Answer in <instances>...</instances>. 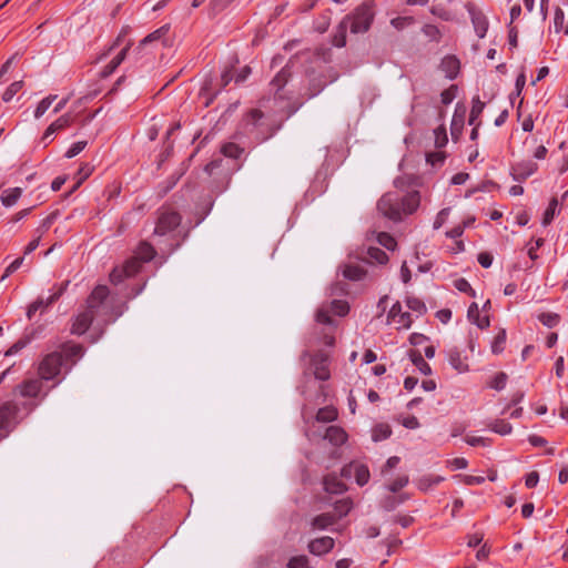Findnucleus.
<instances>
[{
	"instance_id": "nucleus-1",
	"label": "nucleus",
	"mask_w": 568,
	"mask_h": 568,
	"mask_svg": "<svg viewBox=\"0 0 568 568\" xmlns=\"http://www.w3.org/2000/svg\"><path fill=\"white\" fill-rule=\"evenodd\" d=\"M41 390V379H27L13 389L14 398L21 397L23 400L12 399L0 404V439L7 438L21 420L40 405L47 396V393H44L39 398Z\"/></svg>"
},
{
	"instance_id": "nucleus-2",
	"label": "nucleus",
	"mask_w": 568,
	"mask_h": 568,
	"mask_svg": "<svg viewBox=\"0 0 568 568\" xmlns=\"http://www.w3.org/2000/svg\"><path fill=\"white\" fill-rule=\"evenodd\" d=\"M84 355V348L80 344L64 343L61 351L48 353L39 363L38 373L41 379L51 381L64 369L71 371L73 365Z\"/></svg>"
},
{
	"instance_id": "nucleus-3",
	"label": "nucleus",
	"mask_w": 568,
	"mask_h": 568,
	"mask_svg": "<svg viewBox=\"0 0 568 568\" xmlns=\"http://www.w3.org/2000/svg\"><path fill=\"white\" fill-rule=\"evenodd\" d=\"M418 191L400 195L398 192H387L377 202V210L387 219L398 222L403 215L413 214L419 206Z\"/></svg>"
},
{
	"instance_id": "nucleus-4",
	"label": "nucleus",
	"mask_w": 568,
	"mask_h": 568,
	"mask_svg": "<svg viewBox=\"0 0 568 568\" xmlns=\"http://www.w3.org/2000/svg\"><path fill=\"white\" fill-rule=\"evenodd\" d=\"M85 310L103 324L114 322L123 314V308L115 305L110 298V291L105 285H98L87 298Z\"/></svg>"
},
{
	"instance_id": "nucleus-5",
	"label": "nucleus",
	"mask_w": 568,
	"mask_h": 568,
	"mask_svg": "<svg viewBox=\"0 0 568 568\" xmlns=\"http://www.w3.org/2000/svg\"><path fill=\"white\" fill-rule=\"evenodd\" d=\"M155 248L149 242H141L134 252V256L126 260L121 266H115L110 273V282L114 285L122 283L125 278L138 274L143 263H148L155 256Z\"/></svg>"
},
{
	"instance_id": "nucleus-6",
	"label": "nucleus",
	"mask_w": 568,
	"mask_h": 568,
	"mask_svg": "<svg viewBox=\"0 0 568 568\" xmlns=\"http://www.w3.org/2000/svg\"><path fill=\"white\" fill-rule=\"evenodd\" d=\"M294 63L287 62L270 82V92L274 99L291 100L297 93L291 84L294 77Z\"/></svg>"
},
{
	"instance_id": "nucleus-7",
	"label": "nucleus",
	"mask_w": 568,
	"mask_h": 568,
	"mask_svg": "<svg viewBox=\"0 0 568 568\" xmlns=\"http://www.w3.org/2000/svg\"><path fill=\"white\" fill-rule=\"evenodd\" d=\"M374 6L373 0L364 1L353 13L343 18L349 19L348 27L352 33H365L369 30L375 17Z\"/></svg>"
},
{
	"instance_id": "nucleus-8",
	"label": "nucleus",
	"mask_w": 568,
	"mask_h": 568,
	"mask_svg": "<svg viewBox=\"0 0 568 568\" xmlns=\"http://www.w3.org/2000/svg\"><path fill=\"white\" fill-rule=\"evenodd\" d=\"M156 222L153 231L154 236H166L174 237V232L180 226L182 217L179 212L169 206H162L156 212Z\"/></svg>"
},
{
	"instance_id": "nucleus-9",
	"label": "nucleus",
	"mask_w": 568,
	"mask_h": 568,
	"mask_svg": "<svg viewBox=\"0 0 568 568\" xmlns=\"http://www.w3.org/2000/svg\"><path fill=\"white\" fill-rule=\"evenodd\" d=\"M263 119V112L257 109H253L243 118L242 121L246 133L255 134V139L260 141L267 140L274 133L273 130L268 129V125L264 124Z\"/></svg>"
},
{
	"instance_id": "nucleus-10",
	"label": "nucleus",
	"mask_w": 568,
	"mask_h": 568,
	"mask_svg": "<svg viewBox=\"0 0 568 568\" xmlns=\"http://www.w3.org/2000/svg\"><path fill=\"white\" fill-rule=\"evenodd\" d=\"M234 79V68H225L216 82L214 83L212 79L204 82L201 88V94L203 97H207L205 102L209 105L213 99L224 89L232 80Z\"/></svg>"
},
{
	"instance_id": "nucleus-11",
	"label": "nucleus",
	"mask_w": 568,
	"mask_h": 568,
	"mask_svg": "<svg viewBox=\"0 0 568 568\" xmlns=\"http://www.w3.org/2000/svg\"><path fill=\"white\" fill-rule=\"evenodd\" d=\"M349 312V305L346 301L333 300L328 304H323L316 312V321L321 324L331 325L333 320L331 314L345 316Z\"/></svg>"
},
{
	"instance_id": "nucleus-12",
	"label": "nucleus",
	"mask_w": 568,
	"mask_h": 568,
	"mask_svg": "<svg viewBox=\"0 0 568 568\" xmlns=\"http://www.w3.org/2000/svg\"><path fill=\"white\" fill-rule=\"evenodd\" d=\"M329 356L328 354L320 351L311 357V366L316 379L327 381L331 377L329 368Z\"/></svg>"
},
{
	"instance_id": "nucleus-13",
	"label": "nucleus",
	"mask_w": 568,
	"mask_h": 568,
	"mask_svg": "<svg viewBox=\"0 0 568 568\" xmlns=\"http://www.w3.org/2000/svg\"><path fill=\"white\" fill-rule=\"evenodd\" d=\"M466 9L470 16L471 23L474 26L475 32L479 38H484L488 30V19L484 14L481 10H479L475 4L467 3Z\"/></svg>"
},
{
	"instance_id": "nucleus-14",
	"label": "nucleus",
	"mask_w": 568,
	"mask_h": 568,
	"mask_svg": "<svg viewBox=\"0 0 568 568\" xmlns=\"http://www.w3.org/2000/svg\"><path fill=\"white\" fill-rule=\"evenodd\" d=\"M335 541L332 537L324 536L308 542V551L315 556H323L334 548Z\"/></svg>"
},
{
	"instance_id": "nucleus-15",
	"label": "nucleus",
	"mask_w": 568,
	"mask_h": 568,
	"mask_svg": "<svg viewBox=\"0 0 568 568\" xmlns=\"http://www.w3.org/2000/svg\"><path fill=\"white\" fill-rule=\"evenodd\" d=\"M63 287H60L55 293L51 294L47 298L39 297L37 301H34L29 307L27 312V316L29 320L33 317L36 312L39 310L43 311L48 308L50 305H52L55 301L59 300V297L62 295Z\"/></svg>"
},
{
	"instance_id": "nucleus-16",
	"label": "nucleus",
	"mask_w": 568,
	"mask_h": 568,
	"mask_svg": "<svg viewBox=\"0 0 568 568\" xmlns=\"http://www.w3.org/2000/svg\"><path fill=\"white\" fill-rule=\"evenodd\" d=\"M94 320L95 317L90 312L84 310L74 318V322L72 323L71 326V333L74 335L84 334L89 329L90 325Z\"/></svg>"
},
{
	"instance_id": "nucleus-17",
	"label": "nucleus",
	"mask_w": 568,
	"mask_h": 568,
	"mask_svg": "<svg viewBox=\"0 0 568 568\" xmlns=\"http://www.w3.org/2000/svg\"><path fill=\"white\" fill-rule=\"evenodd\" d=\"M388 318L393 322L399 324L404 328H409L412 325V315L408 312L402 311V305L399 302H396L388 312Z\"/></svg>"
},
{
	"instance_id": "nucleus-18",
	"label": "nucleus",
	"mask_w": 568,
	"mask_h": 568,
	"mask_svg": "<svg viewBox=\"0 0 568 568\" xmlns=\"http://www.w3.org/2000/svg\"><path fill=\"white\" fill-rule=\"evenodd\" d=\"M323 438L334 446H341L347 440V434L342 427L333 425L325 429Z\"/></svg>"
},
{
	"instance_id": "nucleus-19",
	"label": "nucleus",
	"mask_w": 568,
	"mask_h": 568,
	"mask_svg": "<svg viewBox=\"0 0 568 568\" xmlns=\"http://www.w3.org/2000/svg\"><path fill=\"white\" fill-rule=\"evenodd\" d=\"M130 50V43H126L120 52L102 69L101 77H110L125 60L128 51Z\"/></svg>"
},
{
	"instance_id": "nucleus-20",
	"label": "nucleus",
	"mask_w": 568,
	"mask_h": 568,
	"mask_svg": "<svg viewBox=\"0 0 568 568\" xmlns=\"http://www.w3.org/2000/svg\"><path fill=\"white\" fill-rule=\"evenodd\" d=\"M324 489L329 494H343L346 490V485L335 474H328L323 480Z\"/></svg>"
},
{
	"instance_id": "nucleus-21",
	"label": "nucleus",
	"mask_w": 568,
	"mask_h": 568,
	"mask_svg": "<svg viewBox=\"0 0 568 568\" xmlns=\"http://www.w3.org/2000/svg\"><path fill=\"white\" fill-rule=\"evenodd\" d=\"M337 521V517L334 513H324L313 518L311 525L313 529H326Z\"/></svg>"
},
{
	"instance_id": "nucleus-22",
	"label": "nucleus",
	"mask_w": 568,
	"mask_h": 568,
	"mask_svg": "<svg viewBox=\"0 0 568 568\" xmlns=\"http://www.w3.org/2000/svg\"><path fill=\"white\" fill-rule=\"evenodd\" d=\"M515 179L518 181L525 180L537 171V164L528 161L519 163L513 168Z\"/></svg>"
},
{
	"instance_id": "nucleus-23",
	"label": "nucleus",
	"mask_w": 568,
	"mask_h": 568,
	"mask_svg": "<svg viewBox=\"0 0 568 568\" xmlns=\"http://www.w3.org/2000/svg\"><path fill=\"white\" fill-rule=\"evenodd\" d=\"M366 263L386 264L388 262L387 254L379 247L371 246L366 251V256L363 257Z\"/></svg>"
},
{
	"instance_id": "nucleus-24",
	"label": "nucleus",
	"mask_w": 568,
	"mask_h": 568,
	"mask_svg": "<svg viewBox=\"0 0 568 568\" xmlns=\"http://www.w3.org/2000/svg\"><path fill=\"white\" fill-rule=\"evenodd\" d=\"M408 356L412 361V363L416 366V368L423 374V375H430L432 374V367L424 359L422 353L417 349H410L408 352Z\"/></svg>"
},
{
	"instance_id": "nucleus-25",
	"label": "nucleus",
	"mask_w": 568,
	"mask_h": 568,
	"mask_svg": "<svg viewBox=\"0 0 568 568\" xmlns=\"http://www.w3.org/2000/svg\"><path fill=\"white\" fill-rule=\"evenodd\" d=\"M366 275V270L359 264L348 263L343 267V276L351 281H359Z\"/></svg>"
},
{
	"instance_id": "nucleus-26",
	"label": "nucleus",
	"mask_w": 568,
	"mask_h": 568,
	"mask_svg": "<svg viewBox=\"0 0 568 568\" xmlns=\"http://www.w3.org/2000/svg\"><path fill=\"white\" fill-rule=\"evenodd\" d=\"M449 364L456 369L458 373L468 372V364L462 358V354L457 348H452L448 353Z\"/></svg>"
},
{
	"instance_id": "nucleus-27",
	"label": "nucleus",
	"mask_w": 568,
	"mask_h": 568,
	"mask_svg": "<svg viewBox=\"0 0 568 568\" xmlns=\"http://www.w3.org/2000/svg\"><path fill=\"white\" fill-rule=\"evenodd\" d=\"M349 19H343L333 37V44L337 48H343L346 44V31L348 28Z\"/></svg>"
},
{
	"instance_id": "nucleus-28",
	"label": "nucleus",
	"mask_w": 568,
	"mask_h": 568,
	"mask_svg": "<svg viewBox=\"0 0 568 568\" xmlns=\"http://www.w3.org/2000/svg\"><path fill=\"white\" fill-rule=\"evenodd\" d=\"M22 194L21 187H12V189H6L1 194V203L10 207L17 203V201L20 199Z\"/></svg>"
},
{
	"instance_id": "nucleus-29",
	"label": "nucleus",
	"mask_w": 568,
	"mask_h": 568,
	"mask_svg": "<svg viewBox=\"0 0 568 568\" xmlns=\"http://www.w3.org/2000/svg\"><path fill=\"white\" fill-rule=\"evenodd\" d=\"M442 68L449 79H454L459 70V61L453 55L445 57L442 61Z\"/></svg>"
},
{
	"instance_id": "nucleus-30",
	"label": "nucleus",
	"mask_w": 568,
	"mask_h": 568,
	"mask_svg": "<svg viewBox=\"0 0 568 568\" xmlns=\"http://www.w3.org/2000/svg\"><path fill=\"white\" fill-rule=\"evenodd\" d=\"M338 416L337 409L333 406H325L317 410L316 420L320 423H331L334 422Z\"/></svg>"
},
{
	"instance_id": "nucleus-31",
	"label": "nucleus",
	"mask_w": 568,
	"mask_h": 568,
	"mask_svg": "<svg viewBox=\"0 0 568 568\" xmlns=\"http://www.w3.org/2000/svg\"><path fill=\"white\" fill-rule=\"evenodd\" d=\"M406 500L405 495L394 496L388 495L381 500V507L387 511L394 510L397 506Z\"/></svg>"
},
{
	"instance_id": "nucleus-32",
	"label": "nucleus",
	"mask_w": 568,
	"mask_h": 568,
	"mask_svg": "<svg viewBox=\"0 0 568 568\" xmlns=\"http://www.w3.org/2000/svg\"><path fill=\"white\" fill-rule=\"evenodd\" d=\"M354 470H355L354 477H355L356 483L359 486L366 485L371 477L368 467L366 465L355 462Z\"/></svg>"
},
{
	"instance_id": "nucleus-33",
	"label": "nucleus",
	"mask_w": 568,
	"mask_h": 568,
	"mask_svg": "<svg viewBox=\"0 0 568 568\" xmlns=\"http://www.w3.org/2000/svg\"><path fill=\"white\" fill-rule=\"evenodd\" d=\"M554 29L556 33L564 32L568 36V24L565 23V13L559 7L555 10Z\"/></svg>"
},
{
	"instance_id": "nucleus-34",
	"label": "nucleus",
	"mask_w": 568,
	"mask_h": 568,
	"mask_svg": "<svg viewBox=\"0 0 568 568\" xmlns=\"http://www.w3.org/2000/svg\"><path fill=\"white\" fill-rule=\"evenodd\" d=\"M390 435V427L385 424H379L373 428L372 438L374 442H381L387 439Z\"/></svg>"
},
{
	"instance_id": "nucleus-35",
	"label": "nucleus",
	"mask_w": 568,
	"mask_h": 568,
	"mask_svg": "<svg viewBox=\"0 0 568 568\" xmlns=\"http://www.w3.org/2000/svg\"><path fill=\"white\" fill-rule=\"evenodd\" d=\"M506 338H507L506 329L500 328L499 332L497 333V335L494 337V341L491 343V352L494 354H500L504 351L505 344H506Z\"/></svg>"
},
{
	"instance_id": "nucleus-36",
	"label": "nucleus",
	"mask_w": 568,
	"mask_h": 568,
	"mask_svg": "<svg viewBox=\"0 0 568 568\" xmlns=\"http://www.w3.org/2000/svg\"><path fill=\"white\" fill-rule=\"evenodd\" d=\"M221 152L223 155L231 158V159H240V156L243 154L244 149L240 148L237 144L233 142L225 143Z\"/></svg>"
},
{
	"instance_id": "nucleus-37",
	"label": "nucleus",
	"mask_w": 568,
	"mask_h": 568,
	"mask_svg": "<svg viewBox=\"0 0 568 568\" xmlns=\"http://www.w3.org/2000/svg\"><path fill=\"white\" fill-rule=\"evenodd\" d=\"M484 108H485V103L480 101L479 97H475L473 99V106L470 110V115H469V121H468L470 125H474L476 123V121L483 113Z\"/></svg>"
},
{
	"instance_id": "nucleus-38",
	"label": "nucleus",
	"mask_w": 568,
	"mask_h": 568,
	"mask_svg": "<svg viewBox=\"0 0 568 568\" xmlns=\"http://www.w3.org/2000/svg\"><path fill=\"white\" fill-rule=\"evenodd\" d=\"M168 31H169V27L163 26V27L159 28L158 30L153 31L152 33L148 34L143 40H141V42L139 44V49L149 43L160 40L168 33Z\"/></svg>"
},
{
	"instance_id": "nucleus-39",
	"label": "nucleus",
	"mask_w": 568,
	"mask_h": 568,
	"mask_svg": "<svg viewBox=\"0 0 568 568\" xmlns=\"http://www.w3.org/2000/svg\"><path fill=\"white\" fill-rule=\"evenodd\" d=\"M558 200L556 197H552L548 204V207L546 209L544 216H542V225L547 226L549 225L557 212L558 209Z\"/></svg>"
},
{
	"instance_id": "nucleus-40",
	"label": "nucleus",
	"mask_w": 568,
	"mask_h": 568,
	"mask_svg": "<svg viewBox=\"0 0 568 568\" xmlns=\"http://www.w3.org/2000/svg\"><path fill=\"white\" fill-rule=\"evenodd\" d=\"M352 509V501L348 498L337 500L334 505L335 515L337 520L346 516Z\"/></svg>"
},
{
	"instance_id": "nucleus-41",
	"label": "nucleus",
	"mask_w": 568,
	"mask_h": 568,
	"mask_svg": "<svg viewBox=\"0 0 568 568\" xmlns=\"http://www.w3.org/2000/svg\"><path fill=\"white\" fill-rule=\"evenodd\" d=\"M489 428L495 432L496 434H499V435H508L511 433L513 430V427L511 425L504 420V419H497L495 422H493L490 425H489Z\"/></svg>"
},
{
	"instance_id": "nucleus-42",
	"label": "nucleus",
	"mask_w": 568,
	"mask_h": 568,
	"mask_svg": "<svg viewBox=\"0 0 568 568\" xmlns=\"http://www.w3.org/2000/svg\"><path fill=\"white\" fill-rule=\"evenodd\" d=\"M538 320L545 326L552 328L559 323L560 316L557 313L546 312L539 314Z\"/></svg>"
},
{
	"instance_id": "nucleus-43",
	"label": "nucleus",
	"mask_w": 568,
	"mask_h": 568,
	"mask_svg": "<svg viewBox=\"0 0 568 568\" xmlns=\"http://www.w3.org/2000/svg\"><path fill=\"white\" fill-rule=\"evenodd\" d=\"M422 31L430 41L439 42L442 39L440 30L434 24H425Z\"/></svg>"
},
{
	"instance_id": "nucleus-44",
	"label": "nucleus",
	"mask_w": 568,
	"mask_h": 568,
	"mask_svg": "<svg viewBox=\"0 0 568 568\" xmlns=\"http://www.w3.org/2000/svg\"><path fill=\"white\" fill-rule=\"evenodd\" d=\"M234 0H211L210 13L216 16L224 11Z\"/></svg>"
},
{
	"instance_id": "nucleus-45",
	"label": "nucleus",
	"mask_w": 568,
	"mask_h": 568,
	"mask_svg": "<svg viewBox=\"0 0 568 568\" xmlns=\"http://www.w3.org/2000/svg\"><path fill=\"white\" fill-rule=\"evenodd\" d=\"M55 98H57V95H49V97L44 98L43 100H41L34 111V118L36 119L41 118L47 112V110L50 108V105L55 100Z\"/></svg>"
},
{
	"instance_id": "nucleus-46",
	"label": "nucleus",
	"mask_w": 568,
	"mask_h": 568,
	"mask_svg": "<svg viewBox=\"0 0 568 568\" xmlns=\"http://www.w3.org/2000/svg\"><path fill=\"white\" fill-rule=\"evenodd\" d=\"M22 87H23L22 81H14L4 91V93L2 95V100L4 102H10L13 99V97L22 89Z\"/></svg>"
},
{
	"instance_id": "nucleus-47",
	"label": "nucleus",
	"mask_w": 568,
	"mask_h": 568,
	"mask_svg": "<svg viewBox=\"0 0 568 568\" xmlns=\"http://www.w3.org/2000/svg\"><path fill=\"white\" fill-rule=\"evenodd\" d=\"M508 376L504 372H499L495 375V377L490 381L489 387L496 390H501L505 388Z\"/></svg>"
},
{
	"instance_id": "nucleus-48",
	"label": "nucleus",
	"mask_w": 568,
	"mask_h": 568,
	"mask_svg": "<svg viewBox=\"0 0 568 568\" xmlns=\"http://www.w3.org/2000/svg\"><path fill=\"white\" fill-rule=\"evenodd\" d=\"M287 568H311L305 555L294 556L287 562Z\"/></svg>"
},
{
	"instance_id": "nucleus-49",
	"label": "nucleus",
	"mask_w": 568,
	"mask_h": 568,
	"mask_svg": "<svg viewBox=\"0 0 568 568\" xmlns=\"http://www.w3.org/2000/svg\"><path fill=\"white\" fill-rule=\"evenodd\" d=\"M415 22V19L413 17H397L390 20V24L396 30H403L409 26H412Z\"/></svg>"
},
{
	"instance_id": "nucleus-50",
	"label": "nucleus",
	"mask_w": 568,
	"mask_h": 568,
	"mask_svg": "<svg viewBox=\"0 0 568 568\" xmlns=\"http://www.w3.org/2000/svg\"><path fill=\"white\" fill-rule=\"evenodd\" d=\"M407 307L412 311H415L419 314H423L426 312V306L423 301H420L417 297H408L406 301Z\"/></svg>"
},
{
	"instance_id": "nucleus-51",
	"label": "nucleus",
	"mask_w": 568,
	"mask_h": 568,
	"mask_svg": "<svg viewBox=\"0 0 568 568\" xmlns=\"http://www.w3.org/2000/svg\"><path fill=\"white\" fill-rule=\"evenodd\" d=\"M408 484V477L407 476H399L395 480H393L390 484L387 485V489L392 493H397L402 488H404Z\"/></svg>"
},
{
	"instance_id": "nucleus-52",
	"label": "nucleus",
	"mask_w": 568,
	"mask_h": 568,
	"mask_svg": "<svg viewBox=\"0 0 568 568\" xmlns=\"http://www.w3.org/2000/svg\"><path fill=\"white\" fill-rule=\"evenodd\" d=\"M378 243L387 250H394L396 246L395 239L385 232L378 234Z\"/></svg>"
},
{
	"instance_id": "nucleus-53",
	"label": "nucleus",
	"mask_w": 568,
	"mask_h": 568,
	"mask_svg": "<svg viewBox=\"0 0 568 568\" xmlns=\"http://www.w3.org/2000/svg\"><path fill=\"white\" fill-rule=\"evenodd\" d=\"M85 146H87V141H78L75 143H73L68 149L64 156L68 159H72V158L77 156Z\"/></svg>"
},
{
	"instance_id": "nucleus-54",
	"label": "nucleus",
	"mask_w": 568,
	"mask_h": 568,
	"mask_svg": "<svg viewBox=\"0 0 568 568\" xmlns=\"http://www.w3.org/2000/svg\"><path fill=\"white\" fill-rule=\"evenodd\" d=\"M449 212L450 210L448 207H445L437 213L433 225L435 230L440 229L446 223L449 216Z\"/></svg>"
},
{
	"instance_id": "nucleus-55",
	"label": "nucleus",
	"mask_w": 568,
	"mask_h": 568,
	"mask_svg": "<svg viewBox=\"0 0 568 568\" xmlns=\"http://www.w3.org/2000/svg\"><path fill=\"white\" fill-rule=\"evenodd\" d=\"M23 257H18L13 262H11L7 268L4 270L3 275L1 276V281L9 277L12 273H14L23 263Z\"/></svg>"
},
{
	"instance_id": "nucleus-56",
	"label": "nucleus",
	"mask_w": 568,
	"mask_h": 568,
	"mask_svg": "<svg viewBox=\"0 0 568 568\" xmlns=\"http://www.w3.org/2000/svg\"><path fill=\"white\" fill-rule=\"evenodd\" d=\"M465 442L470 446H488L490 440L480 436H466Z\"/></svg>"
},
{
	"instance_id": "nucleus-57",
	"label": "nucleus",
	"mask_w": 568,
	"mask_h": 568,
	"mask_svg": "<svg viewBox=\"0 0 568 568\" xmlns=\"http://www.w3.org/2000/svg\"><path fill=\"white\" fill-rule=\"evenodd\" d=\"M455 287L460 291V292H464V293H468L470 294L471 296H475V292L474 290L471 288L469 282L465 278H458L455 281Z\"/></svg>"
},
{
	"instance_id": "nucleus-58",
	"label": "nucleus",
	"mask_w": 568,
	"mask_h": 568,
	"mask_svg": "<svg viewBox=\"0 0 568 568\" xmlns=\"http://www.w3.org/2000/svg\"><path fill=\"white\" fill-rule=\"evenodd\" d=\"M55 219V215L54 214H51L49 216H47L41 225L36 230V233L40 236H42L52 225L53 221Z\"/></svg>"
},
{
	"instance_id": "nucleus-59",
	"label": "nucleus",
	"mask_w": 568,
	"mask_h": 568,
	"mask_svg": "<svg viewBox=\"0 0 568 568\" xmlns=\"http://www.w3.org/2000/svg\"><path fill=\"white\" fill-rule=\"evenodd\" d=\"M525 84H526V75L524 72H521L520 74H518V77L516 79V82H515L516 91L514 93H511L510 99H513L515 95L519 97L521 94V91H523Z\"/></svg>"
},
{
	"instance_id": "nucleus-60",
	"label": "nucleus",
	"mask_w": 568,
	"mask_h": 568,
	"mask_svg": "<svg viewBox=\"0 0 568 568\" xmlns=\"http://www.w3.org/2000/svg\"><path fill=\"white\" fill-rule=\"evenodd\" d=\"M28 344L27 339L17 341L9 349L4 352V356H11L20 352Z\"/></svg>"
},
{
	"instance_id": "nucleus-61",
	"label": "nucleus",
	"mask_w": 568,
	"mask_h": 568,
	"mask_svg": "<svg viewBox=\"0 0 568 568\" xmlns=\"http://www.w3.org/2000/svg\"><path fill=\"white\" fill-rule=\"evenodd\" d=\"M28 344L27 339L17 341L9 349L4 352V356H11L20 352Z\"/></svg>"
},
{
	"instance_id": "nucleus-62",
	"label": "nucleus",
	"mask_w": 568,
	"mask_h": 568,
	"mask_svg": "<svg viewBox=\"0 0 568 568\" xmlns=\"http://www.w3.org/2000/svg\"><path fill=\"white\" fill-rule=\"evenodd\" d=\"M28 344L27 339L17 341L9 349L4 352V356H11L20 352Z\"/></svg>"
},
{
	"instance_id": "nucleus-63",
	"label": "nucleus",
	"mask_w": 568,
	"mask_h": 568,
	"mask_svg": "<svg viewBox=\"0 0 568 568\" xmlns=\"http://www.w3.org/2000/svg\"><path fill=\"white\" fill-rule=\"evenodd\" d=\"M443 104H449L455 99V87L452 85L449 89H446L440 94Z\"/></svg>"
},
{
	"instance_id": "nucleus-64",
	"label": "nucleus",
	"mask_w": 568,
	"mask_h": 568,
	"mask_svg": "<svg viewBox=\"0 0 568 568\" xmlns=\"http://www.w3.org/2000/svg\"><path fill=\"white\" fill-rule=\"evenodd\" d=\"M538 481H539V474L537 471H530L526 476L525 484L528 488H534L537 486Z\"/></svg>"
}]
</instances>
